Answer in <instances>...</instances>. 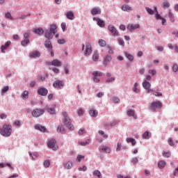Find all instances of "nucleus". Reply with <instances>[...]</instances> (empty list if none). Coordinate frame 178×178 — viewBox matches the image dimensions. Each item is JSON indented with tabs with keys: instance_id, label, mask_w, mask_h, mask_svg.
I'll return each instance as SVG.
<instances>
[{
	"instance_id": "1",
	"label": "nucleus",
	"mask_w": 178,
	"mask_h": 178,
	"mask_svg": "<svg viewBox=\"0 0 178 178\" xmlns=\"http://www.w3.org/2000/svg\"><path fill=\"white\" fill-rule=\"evenodd\" d=\"M0 134L3 137H10L12 135V125L4 124L3 128H0Z\"/></svg>"
},
{
	"instance_id": "2",
	"label": "nucleus",
	"mask_w": 178,
	"mask_h": 178,
	"mask_svg": "<svg viewBox=\"0 0 178 178\" xmlns=\"http://www.w3.org/2000/svg\"><path fill=\"white\" fill-rule=\"evenodd\" d=\"M143 87L146 90L147 92L149 94V92H153V95L155 97H162L161 92H154V90L151 89V83L145 81L143 83Z\"/></svg>"
},
{
	"instance_id": "3",
	"label": "nucleus",
	"mask_w": 178,
	"mask_h": 178,
	"mask_svg": "<svg viewBox=\"0 0 178 178\" xmlns=\"http://www.w3.org/2000/svg\"><path fill=\"white\" fill-rule=\"evenodd\" d=\"M63 116L64 118L63 123L65 126H66L69 130H71V131L74 130V126L72 124L70 118H69V116L67 115V113L63 112Z\"/></svg>"
},
{
	"instance_id": "4",
	"label": "nucleus",
	"mask_w": 178,
	"mask_h": 178,
	"mask_svg": "<svg viewBox=\"0 0 178 178\" xmlns=\"http://www.w3.org/2000/svg\"><path fill=\"white\" fill-rule=\"evenodd\" d=\"M162 108V103L160 101L152 102L149 109L153 112H155L156 109H161Z\"/></svg>"
},
{
	"instance_id": "5",
	"label": "nucleus",
	"mask_w": 178,
	"mask_h": 178,
	"mask_svg": "<svg viewBox=\"0 0 178 178\" xmlns=\"http://www.w3.org/2000/svg\"><path fill=\"white\" fill-rule=\"evenodd\" d=\"M47 147L51 148L54 151L58 149V145L56 144V140L55 139H51L47 143Z\"/></svg>"
},
{
	"instance_id": "6",
	"label": "nucleus",
	"mask_w": 178,
	"mask_h": 178,
	"mask_svg": "<svg viewBox=\"0 0 178 178\" xmlns=\"http://www.w3.org/2000/svg\"><path fill=\"white\" fill-rule=\"evenodd\" d=\"M45 113V111L44 109H38L36 108L32 111V116L33 118H40L41 115H44Z\"/></svg>"
},
{
	"instance_id": "7",
	"label": "nucleus",
	"mask_w": 178,
	"mask_h": 178,
	"mask_svg": "<svg viewBox=\"0 0 178 178\" xmlns=\"http://www.w3.org/2000/svg\"><path fill=\"white\" fill-rule=\"evenodd\" d=\"M91 52H92L91 44H90V43H87L84 51L85 56H89V55H91Z\"/></svg>"
},
{
	"instance_id": "8",
	"label": "nucleus",
	"mask_w": 178,
	"mask_h": 178,
	"mask_svg": "<svg viewBox=\"0 0 178 178\" xmlns=\"http://www.w3.org/2000/svg\"><path fill=\"white\" fill-rule=\"evenodd\" d=\"M64 86L65 83H63V81L60 80H57L53 83V86L54 87V88H60V90H62Z\"/></svg>"
},
{
	"instance_id": "9",
	"label": "nucleus",
	"mask_w": 178,
	"mask_h": 178,
	"mask_svg": "<svg viewBox=\"0 0 178 178\" xmlns=\"http://www.w3.org/2000/svg\"><path fill=\"white\" fill-rule=\"evenodd\" d=\"M127 30L129 31H134V30H137V29H140V24H129L127 27Z\"/></svg>"
},
{
	"instance_id": "10",
	"label": "nucleus",
	"mask_w": 178,
	"mask_h": 178,
	"mask_svg": "<svg viewBox=\"0 0 178 178\" xmlns=\"http://www.w3.org/2000/svg\"><path fill=\"white\" fill-rule=\"evenodd\" d=\"M154 11L156 12L155 17L157 20H162V24H165L166 23V19L163 18L161 15L158 13V9L156 8V6H154Z\"/></svg>"
},
{
	"instance_id": "11",
	"label": "nucleus",
	"mask_w": 178,
	"mask_h": 178,
	"mask_svg": "<svg viewBox=\"0 0 178 178\" xmlns=\"http://www.w3.org/2000/svg\"><path fill=\"white\" fill-rule=\"evenodd\" d=\"M38 94L42 97H45V95H48V90L45 88H40L38 90Z\"/></svg>"
},
{
	"instance_id": "12",
	"label": "nucleus",
	"mask_w": 178,
	"mask_h": 178,
	"mask_svg": "<svg viewBox=\"0 0 178 178\" xmlns=\"http://www.w3.org/2000/svg\"><path fill=\"white\" fill-rule=\"evenodd\" d=\"M108 30L113 34V35H114V37H118V35H119V32H118V30H116L115 26L109 25Z\"/></svg>"
},
{
	"instance_id": "13",
	"label": "nucleus",
	"mask_w": 178,
	"mask_h": 178,
	"mask_svg": "<svg viewBox=\"0 0 178 178\" xmlns=\"http://www.w3.org/2000/svg\"><path fill=\"white\" fill-rule=\"evenodd\" d=\"M48 65H51L52 66H56L57 67H60L62 66V62L58 59H54L51 63H49Z\"/></svg>"
},
{
	"instance_id": "14",
	"label": "nucleus",
	"mask_w": 178,
	"mask_h": 178,
	"mask_svg": "<svg viewBox=\"0 0 178 178\" xmlns=\"http://www.w3.org/2000/svg\"><path fill=\"white\" fill-rule=\"evenodd\" d=\"M93 20L96 21L99 27H105V22L99 17H93Z\"/></svg>"
},
{
	"instance_id": "15",
	"label": "nucleus",
	"mask_w": 178,
	"mask_h": 178,
	"mask_svg": "<svg viewBox=\"0 0 178 178\" xmlns=\"http://www.w3.org/2000/svg\"><path fill=\"white\" fill-rule=\"evenodd\" d=\"M35 130H39L40 131H42V133H45L47 131V128L39 124L35 125Z\"/></svg>"
},
{
	"instance_id": "16",
	"label": "nucleus",
	"mask_w": 178,
	"mask_h": 178,
	"mask_svg": "<svg viewBox=\"0 0 178 178\" xmlns=\"http://www.w3.org/2000/svg\"><path fill=\"white\" fill-rule=\"evenodd\" d=\"M99 150L106 152L107 154L111 153V148H109L108 146H101L99 147Z\"/></svg>"
},
{
	"instance_id": "17",
	"label": "nucleus",
	"mask_w": 178,
	"mask_h": 178,
	"mask_svg": "<svg viewBox=\"0 0 178 178\" xmlns=\"http://www.w3.org/2000/svg\"><path fill=\"white\" fill-rule=\"evenodd\" d=\"M122 10L124 12H131L133 10V8L129 5L124 4L122 6Z\"/></svg>"
},
{
	"instance_id": "18",
	"label": "nucleus",
	"mask_w": 178,
	"mask_h": 178,
	"mask_svg": "<svg viewBox=\"0 0 178 178\" xmlns=\"http://www.w3.org/2000/svg\"><path fill=\"white\" fill-rule=\"evenodd\" d=\"M91 13L93 16H95V15H100L101 9H99V8H94L91 10Z\"/></svg>"
},
{
	"instance_id": "19",
	"label": "nucleus",
	"mask_w": 178,
	"mask_h": 178,
	"mask_svg": "<svg viewBox=\"0 0 178 178\" xmlns=\"http://www.w3.org/2000/svg\"><path fill=\"white\" fill-rule=\"evenodd\" d=\"M44 47L48 49V51H51L52 49V43H51V41L46 40L44 42Z\"/></svg>"
},
{
	"instance_id": "20",
	"label": "nucleus",
	"mask_w": 178,
	"mask_h": 178,
	"mask_svg": "<svg viewBox=\"0 0 178 178\" xmlns=\"http://www.w3.org/2000/svg\"><path fill=\"white\" fill-rule=\"evenodd\" d=\"M134 113L135 111L133 109H129L127 113L128 116H133L134 119H137V115H136Z\"/></svg>"
},
{
	"instance_id": "21",
	"label": "nucleus",
	"mask_w": 178,
	"mask_h": 178,
	"mask_svg": "<svg viewBox=\"0 0 178 178\" xmlns=\"http://www.w3.org/2000/svg\"><path fill=\"white\" fill-rule=\"evenodd\" d=\"M67 19L69 20H74V14H73V12L68 11L66 14Z\"/></svg>"
},
{
	"instance_id": "22",
	"label": "nucleus",
	"mask_w": 178,
	"mask_h": 178,
	"mask_svg": "<svg viewBox=\"0 0 178 178\" xmlns=\"http://www.w3.org/2000/svg\"><path fill=\"white\" fill-rule=\"evenodd\" d=\"M33 33H35V34H38V35H41V34H44V29H42V28L35 29H33Z\"/></svg>"
},
{
	"instance_id": "23",
	"label": "nucleus",
	"mask_w": 178,
	"mask_h": 178,
	"mask_svg": "<svg viewBox=\"0 0 178 178\" xmlns=\"http://www.w3.org/2000/svg\"><path fill=\"white\" fill-rule=\"evenodd\" d=\"M10 45V41H8L5 45H1V52L5 54V49H8Z\"/></svg>"
},
{
	"instance_id": "24",
	"label": "nucleus",
	"mask_w": 178,
	"mask_h": 178,
	"mask_svg": "<svg viewBox=\"0 0 178 178\" xmlns=\"http://www.w3.org/2000/svg\"><path fill=\"white\" fill-rule=\"evenodd\" d=\"M40 56H41V54L37 51L30 54V58H40Z\"/></svg>"
},
{
	"instance_id": "25",
	"label": "nucleus",
	"mask_w": 178,
	"mask_h": 178,
	"mask_svg": "<svg viewBox=\"0 0 178 178\" xmlns=\"http://www.w3.org/2000/svg\"><path fill=\"white\" fill-rule=\"evenodd\" d=\"M44 36L46 38H48V40H51V38H52V32L49 30L45 31Z\"/></svg>"
},
{
	"instance_id": "26",
	"label": "nucleus",
	"mask_w": 178,
	"mask_h": 178,
	"mask_svg": "<svg viewBox=\"0 0 178 178\" xmlns=\"http://www.w3.org/2000/svg\"><path fill=\"white\" fill-rule=\"evenodd\" d=\"M165 166H166V161H165L163 160L159 161L158 167L159 168V169H163V168H165Z\"/></svg>"
},
{
	"instance_id": "27",
	"label": "nucleus",
	"mask_w": 178,
	"mask_h": 178,
	"mask_svg": "<svg viewBox=\"0 0 178 178\" xmlns=\"http://www.w3.org/2000/svg\"><path fill=\"white\" fill-rule=\"evenodd\" d=\"M99 59V54L97 51H95L92 56V60L93 62H97Z\"/></svg>"
},
{
	"instance_id": "28",
	"label": "nucleus",
	"mask_w": 178,
	"mask_h": 178,
	"mask_svg": "<svg viewBox=\"0 0 178 178\" xmlns=\"http://www.w3.org/2000/svg\"><path fill=\"white\" fill-rule=\"evenodd\" d=\"M89 113L92 118H97L98 116V111L97 110H90Z\"/></svg>"
},
{
	"instance_id": "29",
	"label": "nucleus",
	"mask_w": 178,
	"mask_h": 178,
	"mask_svg": "<svg viewBox=\"0 0 178 178\" xmlns=\"http://www.w3.org/2000/svg\"><path fill=\"white\" fill-rule=\"evenodd\" d=\"M58 29V26L56 24H51L50 26V31L53 33V34H56V29Z\"/></svg>"
},
{
	"instance_id": "30",
	"label": "nucleus",
	"mask_w": 178,
	"mask_h": 178,
	"mask_svg": "<svg viewBox=\"0 0 178 178\" xmlns=\"http://www.w3.org/2000/svg\"><path fill=\"white\" fill-rule=\"evenodd\" d=\"M90 143H91V140L90 139L86 140V141H81V142H79L78 144L79 145H81L82 147H86V145H90Z\"/></svg>"
},
{
	"instance_id": "31",
	"label": "nucleus",
	"mask_w": 178,
	"mask_h": 178,
	"mask_svg": "<svg viewBox=\"0 0 178 178\" xmlns=\"http://www.w3.org/2000/svg\"><path fill=\"white\" fill-rule=\"evenodd\" d=\"M46 111L51 115H55V113H56L55 108L52 107H50V108L46 107Z\"/></svg>"
},
{
	"instance_id": "32",
	"label": "nucleus",
	"mask_w": 178,
	"mask_h": 178,
	"mask_svg": "<svg viewBox=\"0 0 178 178\" xmlns=\"http://www.w3.org/2000/svg\"><path fill=\"white\" fill-rule=\"evenodd\" d=\"M64 166L67 169H72V167L73 166V163L72 161H67L66 163H64Z\"/></svg>"
},
{
	"instance_id": "33",
	"label": "nucleus",
	"mask_w": 178,
	"mask_h": 178,
	"mask_svg": "<svg viewBox=\"0 0 178 178\" xmlns=\"http://www.w3.org/2000/svg\"><path fill=\"white\" fill-rule=\"evenodd\" d=\"M143 138H145V140L151 138V133H149V131H145L143 134Z\"/></svg>"
},
{
	"instance_id": "34",
	"label": "nucleus",
	"mask_w": 178,
	"mask_h": 178,
	"mask_svg": "<svg viewBox=\"0 0 178 178\" xmlns=\"http://www.w3.org/2000/svg\"><path fill=\"white\" fill-rule=\"evenodd\" d=\"M57 131L58 133H62V134H65V127H63V125L58 126L57 128Z\"/></svg>"
},
{
	"instance_id": "35",
	"label": "nucleus",
	"mask_w": 178,
	"mask_h": 178,
	"mask_svg": "<svg viewBox=\"0 0 178 178\" xmlns=\"http://www.w3.org/2000/svg\"><path fill=\"white\" fill-rule=\"evenodd\" d=\"M111 60H112V56H106L105 58H104V63L103 64L104 65V66H106V62H111Z\"/></svg>"
},
{
	"instance_id": "36",
	"label": "nucleus",
	"mask_w": 178,
	"mask_h": 178,
	"mask_svg": "<svg viewBox=\"0 0 178 178\" xmlns=\"http://www.w3.org/2000/svg\"><path fill=\"white\" fill-rule=\"evenodd\" d=\"M22 99H27L29 98V91L24 90V92L21 95Z\"/></svg>"
},
{
	"instance_id": "37",
	"label": "nucleus",
	"mask_w": 178,
	"mask_h": 178,
	"mask_svg": "<svg viewBox=\"0 0 178 178\" xmlns=\"http://www.w3.org/2000/svg\"><path fill=\"white\" fill-rule=\"evenodd\" d=\"M118 121H113L111 122H105L104 124L105 126H111V127H113L118 124Z\"/></svg>"
},
{
	"instance_id": "38",
	"label": "nucleus",
	"mask_w": 178,
	"mask_h": 178,
	"mask_svg": "<svg viewBox=\"0 0 178 178\" xmlns=\"http://www.w3.org/2000/svg\"><path fill=\"white\" fill-rule=\"evenodd\" d=\"M125 56L126 58H127V59H129V60H130L131 62H133V60H134V57L133 56V55L125 52Z\"/></svg>"
},
{
	"instance_id": "39",
	"label": "nucleus",
	"mask_w": 178,
	"mask_h": 178,
	"mask_svg": "<svg viewBox=\"0 0 178 178\" xmlns=\"http://www.w3.org/2000/svg\"><path fill=\"white\" fill-rule=\"evenodd\" d=\"M127 143H131L132 144V145H136V139H134L133 138H127Z\"/></svg>"
},
{
	"instance_id": "40",
	"label": "nucleus",
	"mask_w": 178,
	"mask_h": 178,
	"mask_svg": "<svg viewBox=\"0 0 178 178\" xmlns=\"http://www.w3.org/2000/svg\"><path fill=\"white\" fill-rule=\"evenodd\" d=\"M98 43L99 47H106V41H105L104 40H102V39L99 40Z\"/></svg>"
},
{
	"instance_id": "41",
	"label": "nucleus",
	"mask_w": 178,
	"mask_h": 178,
	"mask_svg": "<svg viewBox=\"0 0 178 178\" xmlns=\"http://www.w3.org/2000/svg\"><path fill=\"white\" fill-rule=\"evenodd\" d=\"M93 175L94 176H97L99 178H102V174H101V172H99V170H96L93 172Z\"/></svg>"
},
{
	"instance_id": "42",
	"label": "nucleus",
	"mask_w": 178,
	"mask_h": 178,
	"mask_svg": "<svg viewBox=\"0 0 178 178\" xmlns=\"http://www.w3.org/2000/svg\"><path fill=\"white\" fill-rule=\"evenodd\" d=\"M137 87H138V83H135L133 87V91L134 92H136V94L140 92V90H138L137 88Z\"/></svg>"
},
{
	"instance_id": "43",
	"label": "nucleus",
	"mask_w": 178,
	"mask_h": 178,
	"mask_svg": "<svg viewBox=\"0 0 178 178\" xmlns=\"http://www.w3.org/2000/svg\"><path fill=\"white\" fill-rule=\"evenodd\" d=\"M168 17L170 19V22H172V23L175 22V16L173 15V13H172V12L170 10L168 13Z\"/></svg>"
},
{
	"instance_id": "44",
	"label": "nucleus",
	"mask_w": 178,
	"mask_h": 178,
	"mask_svg": "<svg viewBox=\"0 0 178 178\" xmlns=\"http://www.w3.org/2000/svg\"><path fill=\"white\" fill-rule=\"evenodd\" d=\"M92 75L95 77L101 76H102V72H101L99 71H95L92 72Z\"/></svg>"
},
{
	"instance_id": "45",
	"label": "nucleus",
	"mask_w": 178,
	"mask_h": 178,
	"mask_svg": "<svg viewBox=\"0 0 178 178\" xmlns=\"http://www.w3.org/2000/svg\"><path fill=\"white\" fill-rule=\"evenodd\" d=\"M30 42V40L25 39L24 40H22L21 44L22 47H26V45Z\"/></svg>"
},
{
	"instance_id": "46",
	"label": "nucleus",
	"mask_w": 178,
	"mask_h": 178,
	"mask_svg": "<svg viewBox=\"0 0 178 178\" xmlns=\"http://www.w3.org/2000/svg\"><path fill=\"white\" fill-rule=\"evenodd\" d=\"M145 10H147V13H149V15H154V13H155V12L152 9L148 7H146Z\"/></svg>"
},
{
	"instance_id": "47",
	"label": "nucleus",
	"mask_w": 178,
	"mask_h": 178,
	"mask_svg": "<svg viewBox=\"0 0 178 178\" xmlns=\"http://www.w3.org/2000/svg\"><path fill=\"white\" fill-rule=\"evenodd\" d=\"M168 143L169 145H170V147L175 146V143H173V139H172V138H168Z\"/></svg>"
},
{
	"instance_id": "48",
	"label": "nucleus",
	"mask_w": 178,
	"mask_h": 178,
	"mask_svg": "<svg viewBox=\"0 0 178 178\" xmlns=\"http://www.w3.org/2000/svg\"><path fill=\"white\" fill-rule=\"evenodd\" d=\"M106 48L108 51V54H113V50L112 49V47L110 45H107Z\"/></svg>"
},
{
	"instance_id": "49",
	"label": "nucleus",
	"mask_w": 178,
	"mask_h": 178,
	"mask_svg": "<svg viewBox=\"0 0 178 178\" xmlns=\"http://www.w3.org/2000/svg\"><path fill=\"white\" fill-rule=\"evenodd\" d=\"M49 165H51V162L49 161V160L44 161V168H49Z\"/></svg>"
},
{
	"instance_id": "50",
	"label": "nucleus",
	"mask_w": 178,
	"mask_h": 178,
	"mask_svg": "<svg viewBox=\"0 0 178 178\" xmlns=\"http://www.w3.org/2000/svg\"><path fill=\"white\" fill-rule=\"evenodd\" d=\"M118 44L121 45L122 47H124V40L123 39L119 38H118Z\"/></svg>"
},
{
	"instance_id": "51",
	"label": "nucleus",
	"mask_w": 178,
	"mask_h": 178,
	"mask_svg": "<svg viewBox=\"0 0 178 178\" xmlns=\"http://www.w3.org/2000/svg\"><path fill=\"white\" fill-rule=\"evenodd\" d=\"M9 91V86H4L1 90L2 94H5V92H8Z\"/></svg>"
},
{
	"instance_id": "52",
	"label": "nucleus",
	"mask_w": 178,
	"mask_h": 178,
	"mask_svg": "<svg viewBox=\"0 0 178 178\" xmlns=\"http://www.w3.org/2000/svg\"><path fill=\"white\" fill-rule=\"evenodd\" d=\"M163 156L164 157V158H169L170 156V152H164L163 153Z\"/></svg>"
},
{
	"instance_id": "53",
	"label": "nucleus",
	"mask_w": 178,
	"mask_h": 178,
	"mask_svg": "<svg viewBox=\"0 0 178 178\" xmlns=\"http://www.w3.org/2000/svg\"><path fill=\"white\" fill-rule=\"evenodd\" d=\"M84 159V156L81 155V154H79L76 157V161L77 162H81V159Z\"/></svg>"
},
{
	"instance_id": "54",
	"label": "nucleus",
	"mask_w": 178,
	"mask_h": 178,
	"mask_svg": "<svg viewBox=\"0 0 178 178\" xmlns=\"http://www.w3.org/2000/svg\"><path fill=\"white\" fill-rule=\"evenodd\" d=\"M30 156H32V159H35V158H37L38 156V153H29Z\"/></svg>"
},
{
	"instance_id": "55",
	"label": "nucleus",
	"mask_w": 178,
	"mask_h": 178,
	"mask_svg": "<svg viewBox=\"0 0 178 178\" xmlns=\"http://www.w3.org/2000/svg\"><path fill=\"white\" fill-rule=\"evenodd\" d=\"M122 149V143H117V149H116V151L117 152H119Z\"/></svg>"
},
{
	"instance_id": "56",
	"label": "nucleus",
	"mask_w": 178,
	"mask_h": 178,
	"mask_svg": "<svg viewBox=\"0 0 178 178\" xmlns=\"http://www.w3.org/2000/svg\"><path fill=\"white\" fill-rule=\"evenodd\" d=\"M149 74H151L152 76H155V74H156V70H149Z\"/></svg>"
},
{
	"instance_id": "57",
	"label": "nucleus",
	"mask_w": 178,
	"mask_h": 178,
	"mask_svg": "<svg viewBox=\"0 0 178 178\" xmlns=\"http://www.w3.org/2000/svg\"><path fill=\"white\" fill-rule=\"evenodd\" d=\"M79 170L81 172H86V170H87V167L86 165H83V167H80L79 168Z\"/></svg>"
},
{
	"instance_id": "58",
	"label": "nucleus",
	"mask_w": 178,
	"mask_h": 178,
	"mask_svg": "<svg viewBox=\"0 0 178 178\" xmlns=\"http://www.w3.org/2000/svg\"><path fill=\"white\" fill-rule=\"evenodd\" d=\"M172 70L173 72H177L178 71V65L177 64H174L172 66Z\"/></svg>"
},
{
	"instance_id": "59",
	"label": "nucleus",
	"mask_w": 178,
	"mask_h": 178,
	"mask_svg": "<svg viewBox=\"0 0 178 178\" xmlns=\"http://www.w3.org/2000/svg\"><path fill=\"white\" fill-rule=\"evenodd\" d=\"M163 8H169L170 6V4L168 1H165L163 3Z\"/></svg>"
},
{
	"instance_id": "60",
	"label": "nucleus",
	"mask_w": 178,
	"mask_h": 178,
	"mask_svg": "<svg viewBox=\"0 0 178 178\" xmlns=\"http://www.w3.org/2000/svg\"><path fill=\"white\" fill-rule=\"evenodd\" d=\"M61 29H62L63 31H66V23L63 22L61 24Z\"/></svg>"
},
{
	"instance_id": "61",
	"label": "nucleus",
	"mask_w": 178,
	"mask_h": 178,
	"mask_svg": "<svg viewBox=\"0 0 178 178\" xmlns=\"http://www.w3.org/2000/svg\"><path fill=\"white\" fill-rule=\"evenodd\" d=\"M99 133L103 136L104 138H108V135L105 134L104 131H99Z\"/></svg>"
},
{
	"instance_id": "62",
	"label": "nucleus",
	"mask_w": 178,
	"mask_h": 178,
	"mask_svg": "<svg viewBox=\"0 0 178 178\" xmlns=\"http://www.w3.org/2000/svg\"><path fill=\"white\" fill-rule=\"evenodd\" d=\"M113 81H115V78L114 77L108 78L106 81V83H112Z\"/></svg>"
},
{
	"instance_id": "63",
	"label": "nucleus",
	"mask_w": 178,
	"mask_h": 178,
	"mask_svg": "<svg viewBox=\"0 0 178 178\" xmlns=\"http://www.w3.org/2000/svg\"><path fill=\"white\" fill-rule=\"evenodd\" d=\"M79 136H83V133H86V129H79Z\"/></svg>"
},
{
	"instance_id": "64",
	"label": "nucleus",
	"mask_w": 178,
	"mask_h": 178,
	"mask_svg": "<svg viewBox=\"0 0 178 178\" xmlns=\"http://www.w3.org/2000/svg\"><path fill=\"white\" fill-rule=\"evenodd\" d=\"M65 42H66V40H65V39H60L58 40V44H65Z\"/></svg>"
}]
</instances>
